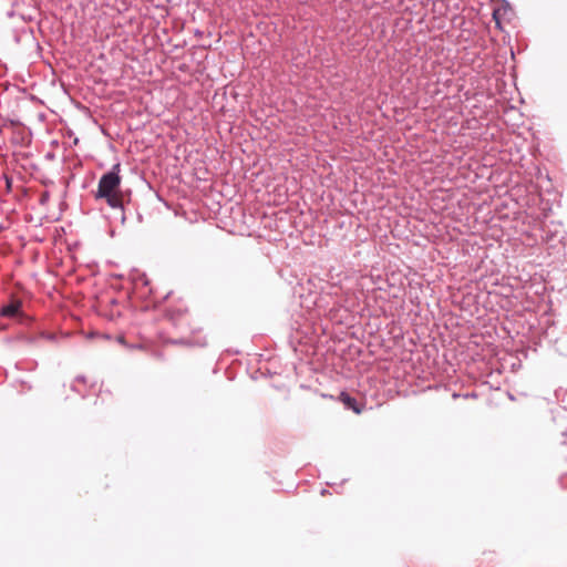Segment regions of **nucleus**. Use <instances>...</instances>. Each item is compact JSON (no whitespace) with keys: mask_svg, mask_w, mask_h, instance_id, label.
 Returning <instances> with one entry per match:
<instances>
[{"mask_svg":"<svg viewBox=\"0 0 567 567\" xmlns=\"http://www.w3.org/2000/svg\"><path fill=\"white\" fill-rule=\"evenodd\" d=\"M120 164H115L111 172L104 174L99 182L97 198H105L112 208H120L123 205V195L120 190L121 177L118 175Z\"/></svg>","mask_w":567,"mask_h":567,"instance_id":"1","label":"nucleus"},{"mask_svg":"<svg viewBox=\"0 0 567 567\" xmlns=\"http://www.w3.org/2000/svg\"><path fill=\"white\" fill-rule=\"evenodd\" d=\"M22 302L19 299H12L8 305L1 307L0 316L6 318H17L21 315Z\"/></svg>","mask_w":567,"mask_h":567,"instance_id":"2","label":"nucleus"},{"mask_svg":"<svg viewBox=\"0 0 567 567\" xmlns=\"http://www.w3.org/2000/svg\"><path fill=\"white\" fill-rule=\"evenodd\" d=\"M167 318L174 323L179 324L184 321L188 320V315L186 309H168Z\"/></svg>","mask_w":567,"mask_h":567,"instance_id":"3","label":"nucleus"},{"mask_svg":"<svg viewBox=\"0 0 567 567\" xmlns=\"http://www.w3.org/2000/svg\"><path fill=\"white\" fill-rule=\"evenodd\" d=\"M339 398L348 409L353 410L355 413H360L361 409L359 408L358 402L355 401V399L351 398L349 393L340 392Z\"/></svg>","mask_w":567,"mask_h":567,"instance_id":"4","label":"nucleus"},{"mask_svg":"<svg viewBox=\"0 0 567 567\" xmlns=\"http://www.w3.org/2000/svg\"><path fill=\"white\" fill-rule=\"evenodd\" d=\"M6 184H7V188L10 189L11 188V179L8 178L7 176H6Z\"/></svg>","mask_w":567,"mask_h":567,"instance_id":"5","label":"nucleus"}]
</instances>
